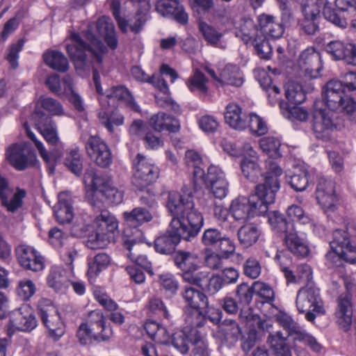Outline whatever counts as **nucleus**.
I'll return each mask as SVG.
<instances>
[{
    "label": "nucleus",
    "mask_w": 356,
    "mask_h": 356,
    "mask_svg": "<svg viewBox=\"0 0 356 356\" xmlns=\"http://www.w3.org/2000/svg\"><path fill=\"white\" fill-rule=\"evenodd\" d=\"M289 184L295 191H303L309 185V172L305 168H297L291 175Z\"/></svg>",
    "instance_id": "obj_58"
},
{
    "label": "nucleus",
    "mask_w": 356,
    "mask_h": 356,
    "mask_svg": "<svg viewBox=\"0 0 356 356\" xmlns=\"http://www.w3.org/2000/svg\"><path fill=\"white\" fill-rule=\"evenodd\" d=\"M258 159L243 157L240 163L242 174L250 181H257L261 175V170L257 162Z\"/></svg>",
    "instance_id": "obj_49"
},
{
    "label": "nucleus",
    "mask_w": 356,
    "mask_h": 356,
    "mask_svg": "<svg viewBox=\"0 0 356 356\" xmlns=\"http://www.w3.org/2000/svg\"><path fill=\"white\" fill-rule=\"evenodd\" d=\"M261 231L254 223H247L242 225L238 230L237 235L240 243L245 248H249L259 239Z\"/></svg>",
    "instance_id": "obj_41"
},
{
    "label": "nucleus",
    "mask_w": 356,
    "mask_h": 356,
    "mask_svg": "<svg viewBox=\"0 0 356 356\" xmlns=\"http://www.w3.org/2000/svg\"><path fill=\"white\" fill-rule=\"evenodd\" d=\"M65 165L76 176L82 174L83 159L77 149H72L67 153Z\"/></svg>",
    "instance_id": "obj_55"
},
{
    "label": "nucleus",
    "mask_w": 356,
    "mask_h": 356,
    "mask_svg": "<svg viewBox=\"0 0 356 356\" xmlns=\"http://www.w3.org/2000/svg\"><path fill=\"white\" fill-rule=\"evenodd\" d=\"M181 297L187 305L185 308L206 309L209 305L207 296L192 286H186L181 291Z\"/></svg>",
    "instance_id": "obj_31"
},
{
    "label": "nucleus",
    "mask_w": 356,
    "mask_h": 356,
    "mask_svg": "<svg viewBox=\"0 0 356 356\" xmlns=\"http://www.w3.org/2000/svg\"><path fill=\"white\" fill-rule=\"evenodd\" d=\"M284 241L286 248L294 255L299 257H305L308 255L309 250L306 241L298 234L295 228L287 232Z\"/></svg>",
    "instance_id": "obj_28"
},
{
    "label": "nucleus",
    "mask_w": 356,
    "mask_h": 356,
    "mask_svg": "<svg viewBox=\"0 0 356 356\" xmlns=\"http://www.w3.org/2000/svg\"><path fill=\"white\" fill-rule=\"evenodd\" d=\"M245 115L242 114L241 108L236 104H229L225 112V122L232 128L236 130L245 129Z\"/></svg>",
    "instance_id": "obj_37"
},
{
    "label": "nucleus",
    "mask_w": 356,
    "mask_h": 356,
    "mask_svg": "<svg viewBox=\"0 0 356 356\" xmlns=\"http://www.w3.org/2000/svg\"><path fill=\"white\" fill-rule=\"evenodd\" d=\"M43 323L49 331V336L54 341H58L65 334V327L59 314L49 299H42L38 305Z\"/></svg>",
    "instance_id": "obj_9"
},
{
    "label": "nucleus",
    "mask_w": 356,
    "mask_h": 356,
    "mask_svg": "<svg viewBox=\"0 0 356 356\" xmlns=\"http://www.w3.org/2000/svg\"><path fill=\"white\" fill-rule=\"evenodd\" d=\"M91 323H96V330L95 331V341H108L112 334V330L105 325V321L102 313L98 311H92Z\"/></svg>",
    "instance_id": "obj_45"
},
{
    "label": "nucleus",
    "mask_w": 356,
    "mask_h": 356,
    "mask_svg": "<svg viewBox=\"0 0 356 356\" xmlns=\"http://www.w3.org/2000/svg\"><path fill=\"white\" fill-rule=\"evenodd\" d=\"M122 216L126 225L134 228L133 230L130 228L124 229V230H129V234L132 237L137 236L136 229H138V227L145 222H150L153 219L152 212L147 209L141 207H136L131 211H124Z\"/></svg>",
    "instance_id": "obj_23"
},
{
    "label": "nucleus",
    "mask_w": 356,
    "mask_h": 356,
    "mask_svg": "<svg viewBox=\"0 0 356 356\" xmlns=\"http://www.w3.org/2000/svg\"><path fill=\"white\" fill-rule=\"evenodd\" d=\"M137 236L132 237L129 234V230L127 229L124 232V247L129 250V258L136 263V265L140 266L145 270L150 275H153L152 268V263L149 261L147 257L144 254H138V248L136 246L137 243L140 240L142 233L140 230L136 229Z\"/></svg>",
    "instance_id": "obj_18"
},
{
    "label": "nucleus",
    "mask_w": 356,
    "mask_h": 356,
    "mask_svg": "<svg viewBox=\"0 0 356 356\" xmlns=\"http://www.w3.org/2000/svg\"><path fill=\"white\" fill-rule=\"evenodd\" d=\"M259 29V33L272 38H280L282 36L284 29L282 24L275 20V18L269 15H261L258 17Z\"/></svg>",
    "instance_id": "obj_26"
},
{
    "label": "nucleus",
    "mask_w": 356,
    "mask_h": 356,
    "mask_svg": "<svg viewBox=\"0 0 356 356\" xmlns=\"http://www.w3.org/2000/svg\"><path fill=\"white\" fill-rule=\"evenodd\" d=\"M259 145L263 152L270 156H281L280 153L281 143L278 138L273 136L264 137L260 140Z\"/></svg>",
    "instance_id": "obj_61"
},
{
    "label": "nucleus",
    "mask_w": 356,
    "mask_h": 356,
    "mask_svg": "<svg viewBox=\"0 0 356 356\" xmlns=\"http://www.w3.org/2000/svg\"><path fill=\"white\" fill-rule=\"evenodd\" d=\"M166 207L172 218L166 233L154 241L156 252H173L180 240L189 241L199 233L204 223L202 215L195 208L193 191L184 187L181 193H168Z\"/></svg>",
    "instance_id": "obj_1"
},
{
    "label": "nucleus",
    "mask_w": 356,
    "mask_h": 356,
    "mask_svg": "<svg viewBox=\"0 0 356 356\" xmlns=\"http://www.w3.org/2000/svg\"><path fill=\"white\" fill-rule=\"evenodd\" d=\"M322 102H316L312 113V127L318 139L328 141L332 138V134L337 127L332 120V113L323 108Z\"/></svg>",
    "instance_id": "obj_10"
},
{
    "label": "nucleus",
    "mask_w": 356,
    "mask_h": 356,
    "mask_svg": "<svg viewBox=\"0 0 356 356\" xmlns=\"http://www.w3.org/2000/svg\"><path fill=\"white\" fill-rule=\"evenodd\" d=\"M188 332L186 329L184 330H179L175 332L172 336V344L182 354L186 353L188 351V342L193 339L186 335Z\"/></svg>",
    "instance_id": "obj_63"
},
{
    "label": "nucleus",
    "mask_w": 356,
    "mask_h": 356,
    "mask_svg": "<svg viewBox=\"0 0 356 356\" xmlns=\"http://www.w3.org/2000/svg\"><path fill=\"white\" fill-rule=\"evenodd\" d=\"M156 12L163 17L173 18L178 23L186 24L188 14L179 0H154Z\"/></svg>",
    "instance_id": "obj_20"
},
{
    "label": "nucleus",
    "mask_w": 356,
    "mask_h": 356,
    "mask_svg": "<svg viewBox=\"0 0 356 356\" xmlns=\"http://www.w3.org/2000/svg\"><path fill=\"white\" fill-rule=\"evenodd\" d=\"M332 240L330 242L331 250L337 251L338 254H349L346 257L347 262L355 264L356 262V247L351 245L349 234L342 229H335L332 234Z\"/></svg>",
    "instance_id": "obj_21"
},
{
    "label": "nucleus",
    "mask_w": 356,
    "mask_h": 356,
    "mask_svg": "<svg viewBox=\"0 0 356 356\" xmlns=\"http://www.w3.org/2000/svg\"><path fill=\"white\" fill-rule=\"evenodd\" d=\"M175 265L182 271L195 267L198 264L197 257L189 252L178 251L174 256Z\"/></svg>",
    "instance_id": "obj_53"
},
{
    "label": "nucleus",
    "mask_w": 356,
    "mask_h": 356,
    "mask_svg": "<svg viewBox=\"0 0 356 356\" xmlns=\"http://www.w3.org/2000/svg\"><path fill=\"white\" fill-rule=\"evenodd\" d=\"M198 30L208 44L220 49L226 47V44L222 42L224 34L212 25L200 20Z\"/></svg>",
    "instance_id": "obj_34"
},
{
    "label": "nucleus",
    "mask_w": 356,
    "mask_h": 356,
    "mask_svg": "<svg viewBox=\"0 0 356 356\" xmlns=\"http://www.w3.org/2000/svg\"><path fill=\"white\" fill-rule=\"evenodd\" d=\"M218 334L222 342L233 346L241 335V329L238 323L233 319H225L218 327Z\"/></svg>",
    "instance_id": "obj_27"
},
{
    "label": "nucleus",
    "mask_w": 356,
    "mask_h": 356,
    "mask_svg": "<svg viewBox=\"0 0 356 356\" xmlns=\"http://www.w3.org/2000/svg\"><path fill=\"white\" fill-rule=\"evenodd\" d=\"M138 8L136 11V23L131 26V31L138 33L147 21V15L150 9L149 0H129Z\"/></svg>",
    "instance_id": "obj_46"
},
{
    "label": "nucleus",
    "mask_w": 356,
    "mask_h": 356,
    "mask_svg": "<svg viewBox=\"0 0 356 356\" xmlns=\"http://www.w3.org/2000/svg\"><path fill=\"white\" fill-rule=\"evenodd\" d=\"M98 118L100 123L111 134L115 131V127H119L124 124V118L118 111H113L108 114L105 111L100 110L98 112Z\"/></svg>",
    "instance_id": "obj_47"
},
{
    "label": "nucleus",
    "mask_w": 356,
    "mask_h": 356,
    "mask_svg": "<svg viewBox=\"0 0 356 356\" xmlns=\"http://www.w3.org/2000/svg\"><path fill=\"white\" fill-rule=\"evenodd\" d=\"M15 252L19 265L24 268L34 272L44 268L43 257L33 247L20 244L15 248Z\"/></svg>",
    "instance_id": "obj_16"
},
{
    "label": "nucleus",
    "mask_w": 356,
    "mask_h": 356,
    "mask_svg": "<svg viewBox=\"0 0 356 356\" xmlns=\"http://www.w3.org/2000/svg\"><path fill=\"white\" fill-rule=\"evenodd\" d=\"M254 293V286H249L247 283H241L236 289V297L238 302L243 307L241 309L239 317L245 321H248L250 316V309H245L252 300Z\"/></svg>",
    "instance_id": "obj_32"
},
{
    "label": "nucleus",
    "mask_w": 356,
    "mask_h": 356,
    "mask_svg": "<svg viewBox=\"0 0 356 356\" xmlns=\"http://www.w3.org/2000/svg\"><path fill=\"white\" fill-rule=\"evenodd\" d=\"M47 65L60 72H65L69 69V62L65 55L58 51L48 50L43 54Z\"/></svg>",
    "instance_id": "obj_42"
},
{
    "label": "nucleus",
    "mask_w": 356,
    "mask_h": 356,
    "mask_svg": "<svg viewBox=\"0 0 356 356\" xmlns=\"http://www.w3.org/2000/svg\"><path fill=\"white\" fill-rule=\"evenodd\" d=\"M110 264V257L105 253H99L89 259L87 275L89 281L92 283L99 274L105 270Z\"/></svg>",
    "instance_id": "obj_43"
},
{
    "label": "nucleus",
    "mask_w": 356,
    "mask_h": 356,
    "mask_svg": "<svg viewBox=\"0 0 356 356\" xmlns=\"http://www.w3.org/2000/svg\"><path fill=\"white\" fill-rule=\"evenodd\" d=\"M267 343L275 356H292L288 337H284L280 331L270 333Z\"/></svg>",
    "instance_id": "obj_35"
},
{
    "label": "nucleus",
    "mask_w": 356,
    "mask_h": 356,
    "mask_svg": "<svg viewBox=\"0 0 356 356\" xmlns=\"http://www.w3.org/2000/svg\"><path fill=\"white\" fill-rule=\"evenodd\" d=\"M10 329L23 332H30L37 326V321L33 311L28 305H24L10 314Z\"/></svg>",
    "instance_id": "obj_15"
},
{
    "label": "nucleus",
    "mask_w": 356,
    "mask_h": 356,
    "mask_svg": "<svg viewBox=\"0 0 356 356\" xmlns=\"http://www.w3.org/2000/svg\"><path fill=\"white\" fill-rule=\"evenodd\" d=\"M250 26L253 27L254 33H246L243 29L240 33V38L245 43L252 42L257 54L261 58L268 60L272 54V47L266 35L259 34L258 29L250 22L248 23Z\"/></svg>",
    "instance_id": "obj_17"
},
{
    "label": "nucleus",
    "mask_w": 356,
    "mask_h": 356,
    "mask_svg": "<svg viewBox=\"0 0 356 356\" xmlns=\"http://www.w3.org/2000/svg\"><path fill=\"white\" fill-rule=\"evenodd\" d=\"M275 259L279 263L280 270L283 273L287 283H298L296 271L291 269V259L284 253H277Z\"/></svg>",
    "instance_id": "obj_57"
},
{
    "label": "nucleus",
    "mask_w": 356,
    "mask_h": 356,
    "mask_svg": "<svg viewBox=\"0 0 356 356\" xmlns=\"http://www.w3.org/2000/svg\"><path fill=\"white\" fill-rule=\"evenodd\" d=\"M92 227L94 232L88 236L87 247L92 250L104 248L114 241L118 222L113 215L104 210L95 218Z\"/></svg>",
    "instance_id": "obj_5"
},
{
    "label": "nucleus",
    "mask_w": 356,
    "mask_h": 356,
    "mask_svg": "<svg viewBox=\"0 0 356 356\" xmlns=\"http://www.w3.org/2000/svg\"><path fill=\"white\" fill-rule=\"evenodd\" d=\"M84 181L86 184L92 186L94 191H98L101 193L106 190V188L111 184L109 179L104 176L98 175L92 171L86 173Z\"/></svg>",
    "instance_id": "obj_59"
},
{
    "label": "nucleus",
    "mask_w": 356,
    "mask_h": 356,
    "mask_svg": "<svg viewBox=\"0 0 356 356\" xmlns=\"http://www.w3.org/2000/svg\"><path fill=\"white\" fill-rule=\"evenodd\" d=\"M245 118V129L249 128L252 134L260 136L268 132L267 124L260 116L250 113Z\"/></svg>",
    "instance_id": "obj_54"
},
{
    "label": "nucleus",
    "mask_w": 356,
    "mask_h": 356,
    "mask_svg": "<svg viewBox=\"0 0 356 356\" xmlns=\"http://www.w3.org/2000/svg\"><path fill=\"white\" fill-rule=\"evenodd\" d=\"M296 304L298 312L305 313L306 319L310 322L316 318L315 314L324 313L319 291L312 285H307L298 291Z\"/></svg>",
    "instance_id": "obj_6"
},
{
    "label": "nucleus",
    "mask_w": 356,
    "mask_h": 356,
    "mask_svg": "<svg viewBox=\"0 0 356 356\" xmlns=\"http://www.w3.org/2000/svg\"><path fill=\"white\" fill-rule=\"evenodd\" d=\"M98 33L104 37L107 44L113 49L118 46V40L115 36V26L111 19L108 17H101L96 23Z\"/></svg>",
    "instance_id": "obj_38"
},
{
    "label": "nucleus",
    "mask_w": 356,
    "mask_h": 356,
    "mask_svg": "<svg viewBox=\"0 0 356 356\" xmlns=\"http://www.w3.org/2000/svg\"><path fill=\"white\" fill-rule=\"evenodd\" d=\"M106 96L120 102L136 112H140V106L135 102L129 90L124 86H115L106 90Z\"/></svg>",
    "instance_id": "obj_36"
},
{
    "label": "nucleus",
    "mask_w": 356,
    "mask_h": 356,
    "mask_svg": "<svg viewBox=\"0 0 356 356\" xmlns=\"http://www.w3.org/2000/svg\"><path fill=\"white\" fill-rule=\"evenodd\" d=\"M6 159L14 168L20 171L34 166L37 162L35 154L27 147L26 143H15L8 147Z\"/></svg>",
    "instance_id": "obj_12"
},
{
    "label": "nucleus",
    "mask_w": 356,
    "mask_h": 356,
    "mask_svg": "<svg viewBox=\"0 0 356 356\" xmlns=\"http://www.w3.org/2000/svg\"><path fill=\"white\" fill-rule=\"evenodd\" d=\"M193 346L191 356H211V350L208 343L202 336H197L194 339H191Z\"/></svg>",
    "instance_id": "obj_64"
},
{
    "label": "nucleus",
    "mask_w": 356,
    "mask_h": 356,
    "mask_svg": "<svg viewBox=\"0 0 356 356\" xmlns=\"http://www.w3.org/2000/svg\"><path fill=\"white\" fill-rule=\"evenodd\" d=\"M219 83L222 85L241 86L243 83V78L239 67L236 65H226L220 73Z\"/></svg>",
    "instance_id": "obj_40"
},
{
    "label": "nucleus",
    "mask_w": 356,
    "mask_h": 356,
    "mask_svg": "<svg viewBox=\"0 0 356 356\" xmlns=\"http://www.w3.org/2000/svg\"><path fill=\"white\" fill-rule=\"evenodd\" d=\"M203 309H184V321L186 327L184 328L188 332L190 331L191 335H194L195 338L197 336H201L198 331L195 329L204 326L207 321V316L201 311Z\"/></svg>",
    "instance_id": "obj_30"
},
{
    "label": "nucleus",
    "mask_w": 356,
    "mask_h": 356,
    "mask_svg": "<svg viewBox=\"0 0 356 356\" xmlns=\"http://www.w3.org/2000/svg\"><path fill=\"white\" fill-rule=\"evenodd\" d=\"M88 156L99 167L107 168L112 163V154L107 144L99 136H90L85 145Z\"/></svg>",
    "instance_id": "obj_13"
},
{
    "label": "nucleus",
    "mask_w": 356,
    "mask_h": 356,
    "mask_svg": "<svg viewBox=\"0 0 356 356\" xmlns=\"http://www.w3.org/2000/svg\"><path fill=\"white\" fill-rule=\"evenodd\" d=\"M285 97L293 104H300L306 99V95L302 86L294 81H289L285 86Z\"/></svg>",
    "instance_id": "obj_52"
},
{
    "label": "nucleus",
    "mask_w": 356,
    "mask_h": 356,
    "mask_svg": "<svg viewBox=\"0 0 356 356\" xmlns=\"http://www.w3.org/2000/svg\"><path fill=\"white\" fill-rule=\"evenodd\" d=\"M224 236L222 232L216 228H208L202 234L201 241L206 247L216 248Z\"/></svg>",
    "instance_id": "obj_62"
},
{
    "label": "nucleus",
    "mask_w": 356,
    "mask_h": 356,
    "mask_svg": "<svg viewBox=\"0 0 356 356\" xmlns=\"http://www.w3.org/2000/svg\"><path fill=\"white\" fill-rule=\"evenodd\" d=\"M345 91L340 81L333 79L326 83L323 92V100L330 110H337L341 107L342 101L346 98L343 97Z\"/></svg>",
    "instance_id": "obj_22"
},
{
    "label": "nucleus",
    "mask_w": 356,
    "mask_h": 356,
    "mask_svg": "<svg viewBox=\"0 0 356 356\" xmlns=\"http://www.w3.org/2000/svg\"><path fill=\"white\" fill-rule=\"evenodd\" d=\"M323 6V14L327 20L342 29L347 26L348 23L346 19L340 17L327 0H307L301 4L302 17L298 21V26L301 32L313 35L319 31L318 19Z\"/></svg>",
    "instance_id": "obj_4"
},
{
    "label": "nucleus",
    "mask_w": 356,
    "mask_h": 356,
    "mask_svg": "<svg viewBox=\"0 0 356 356\" xmlns=\"http://www.w3.org/2000/svg\"><path fill=\"white\" fill-rule=\"evenodd\" d=\"M266 168L264 183L258 184L254 193L248 198L252 217L264 215L268 211V205L275 202L276 193L280 188L279 177L282 175V168L270 160L267 161Z\"/></svg>",
    "instance_id": "obj_3"
},
{
    "label": "nucleus",
    "mask_w": 356,
    "mask_h": 356,
    "mask_svg": "<svg viewBox=\"0 0 356 356\" xmlns=\"http://www.w3.org/2000/svg\"><path fill=\"white\" fill-rule=\"evenodd\" d=\"M321 58L313 48L303 51L298 59L299 66L313 77L317 76L320 69Z\"/></svg>",
    "instance_id": "obj_29"
},
{
    "label": "nucleus",
    "mask_w": 356,
    "mask_h": 356,
    "mask_svg": "<svg viewBox=\"0 0 356 356\" xmlns=\"http://www.w3.org/2000/svg\"><path fill=\"white\" fill-rule=\"evenodd\" d=\"M268 221L274 231L284 233L285 235L295 228L293 223L286 220L284 214L277 211L268 213Z\"/></svg>",
    "instance_id": "obj_48"
},
{
    "label": "nucleus",
    "mask_w": 356,
    "mask_h": 356,
    "mask_svg": "<svg viewBox=\"0 0 356 356\" xmlns=\"http://www.w3.org/2000/svg\"><path fill=\"white\" fill-rule=\"evenodd\" d=\"M275 321L289 332V336L293 337L295 341H298L309 346L313 351L318 353L322 346L311 334L307 333L288 314L279 311L274 316Z\"/></svg>",
    "instance_id": "obj_8"
},
{
    "label": "nucleus",
    "mask_w": 356,
    "mask_h": 356,
    "mask_svg": "<svg viewBox=\"0 0 356 356\" xmlns=\"http://www.w3.org/2000/svg\"><path fill=\"white\" fill-rule=\"evenodd\" d=\"M208 79L199 70H195L194 74L186 81V84L190 91L198 92L201 94H207L208 92Z\"/></svg>",
    "instance_id": "obj_51"
},
{
    "label": "nucleus",
    "mask_w": 356,
    "mask_h": 356,
    "mask_svg": "<svg viewBox=\"0 0 356 356\" xmlns=\"http://www.w3.org/2000/svg\"><path fill=\"white\" fill-rule=\"evenodd\" d=\"M315 194L318 203L325 212L337 209L339 197L336 193V183L331 178L319 177Z\"/></svg>",
    "instance_id": "obj_11"
},
{
    "label": "nucleus",
    "mask_w": 356,
    "mask_h": 356,
    "mask_svg": "<svg viewBox=\"0 0 356 356\" xmlns=\"http://www.w3.org/2000/svg\"><path fill=\"white\" fill-rule=\"evenodd\" d=\"M326 52L334 60H345L348 64L356 66V45L333 40L325 47Z\"/></svg>",
    "instance_id": "obj_19"
},
{
    "label": "nucleus",
    "mask_w": 356,
    "mask_h": 356,
    "mask_svg": "<svg viewBox=\"0 0 356 356\" xmlns=\"http://www.w3.org/2000/svg\"><path fill=\"white\" fill-rule=\"evenodd\" d=\"M150 124L158 131L166 130L170 132H175L179 129L178 120L164 113H159L152 116L150 119Z\"/></svg>",
    "instance_id": "obj_39"
},
{
    "label": "nucleus",
    "mask_w": 356,
    "mask_h": 356,
    "mask_svg": "<svg viewBox=\"0 0 356 356\" xmlns=\"http://www.w3.org/2000/svg\"><path fill=\"white\" fill-rule=\"evenodd\" d=\"M335 318L341 329L344 331L350 330L353 322V305L348 294H341L337 298Z\"/></svg>",
    "instance_id": "obj_24"
},
{
    "label": "nucleus",
    "mask_w": 356,
    "mask_h": 356,
    "mask_svg": "<svg viewBox=\"0 0 356 356\" xmlns=\"http://www.w3.org/2000/svg\"><path fill=\"white\" fill-rule=\"evenodd\" d=\"M47 280L48 286L57 292H63L70 284L67 270L58 266L51 267Z\"/></svg>",
    "instance_id": "obj_33"
},
{
    "label": "nucleus",
    "mask_w": 356,
    "mask_h": 356,
    "mask_svg": "<svg viewBox=\"0 0 356 356\" xmlns=\"http://www.w3.org/2000/svg\"><path fill=\"white\" fill-rule=\"evenodd\" d=\"M249 209L248 198L245 197H239L234 200L229 207V212L232 217L241 222L252 217Z\"/></svg>",
    "instance_id": "obj_44"
},
{
    "label": "nucleus",
    "mask_w": 356,
    "mask_h": 356,
    "mask_svg": "<svg viewBox=\"0 0 356 356\" xmlns=\"http://www.w3.org/2000/svg\"><path fill=\"white\" fill-rule=\"evenodd\" d=\"M185 159L187 165L194 168L193 174L196 181L198 178L204 177V171L200 166L202 163V159L197 152L188 150L185 154Z\"/></svg>",
    "instance_id": "obj_60"
},
{
    "label": "nucleus",
    "mask_w": 356,
    "mask_h": 356,
    "mask_svg": "<svg viewBox=\"0 0 356 356\" xmlns=\"http://www.w3.org/2000/svg\"><path fill=\"white\" fill-rule=\"evenodd\" d=\"M58 197V203L54 207L56 220L62 225L70 223L74 217L72 196L67 192H62Z\"/></svg>",
    "instance_id": "obj_25"
},
{
    "label": "nucleus",
    "mask_w": 356,
    "mask_h": 356,
    "mask_svg": "<svg viewBox=\"0 0 356 356\" xmlns=\"http://www.w3.org/2000/svg\"><path fill=\"white\" fill-rule=\"evenodd\" d=\"M134 169L132 184L140 191L154 183L159 175V168L142 154H138L134 159Z\"/></svg>",
    "instance_id": "obj_7"
},
{
    "label": "nucleus",
    "mask_w": 356,
    "mask_h": 356,
    "mask_svg": "<svg viewBox=\"0 0 356 356\" xmlns=\"http://www.w3.org/2000/svg\"><path fill=\"white\" fill-rule=\"evenodd\" d=\"M92 312L89 314V318L86 323H81L76 332V337L82 345L90 343L95 340V331L96 330V323H91Z\"/></svg>",
    "instance_id": "obj_50"
},
{
    "label": "nucleus",
    "mask_w": 356,
    "mask_h": 356,
    "mask_svg": "<svg viewBox=\"0 0 356 356\" xmlns=\"http://www.w3.org/2000/svg\"><path fill=\"white\" fill-rule=\"evenodd\" d=\"M92 26L94 24H89L88 29L85 31V36L90 42L89 44L81 38L79 33H72L70 35L72 43L67 44L66 50L79 73L87 72L91 68L93 69V81L95 84L100 83V76L97 72V67L92 65V61L88 56H92L96 64L100 67L103 56L107 52V48L92 33Z\"/></svg>",
    "instance_id": "obj_2"
},
{
    "label": "nucleus",
    "mask_w": 356,
    "mask_h": 356,
    "mask_svg": "<svg viewBox=\"0 0 356 356\" xmlns=\"http://www.w3.org/2000/svg\"><path fill=\"white\" fill-rule=\"evenodd\" d=\"M25 191L18 190L17 192L10 186L8 179L0 173V200L2 207L7 211L15 213L22 206V199Z\"/></svg>",
    "instance_id": "obj_14"
},
{
    "label": "nucleus",
    "mask_w": 356,
    "mask_h": 356,
    "mask_svg": "<svg viewBox=\"0 0 356 356\" xmlns=\"http://www.w3.org/2000/svg\"><path fill=\"white\" fill-rule=\"evenodd\" d=\"M182 278L191 284L204 287V282H207V273L200 270L197 264L194 269L193 268L182 272Z\"/></svg>",
    "instance_id": "obj_56"
}]
</instances>
